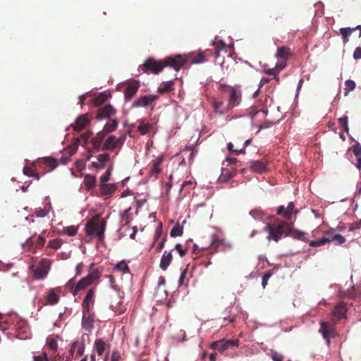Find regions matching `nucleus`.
Returning <instances> with one entry per match:
<instances>
[{
    "instance_id": "09e8293b",
    "label": "nucleus",
    "mask_w": 361,
    "mask_h": 361,
    "mask_svg": "<svg viewBox=\"0 0 361 361\" xmlns=\"http://www.w3.org/2000/svg\"><path fill=\"white\" fill-rule=\"evenodd\" d=\"M114 269L123 273H128L130 271L128 264L124 261H121L116 264Z\"/></svg>"
},
{
    "instance_id": "052dcab7",
    "label": "nucleus",
    "mask_w": 361,
    "mask_h": 361,
    "mask_svg": "<svg viewBox=\"0 0 361 361\" xmlns=\"http://www.w3.org/2000/svg\"><path fill=\"white\" fill-rule=\"evenodd\" d=\"M111 170L108 169L100 178L101 184L106 183L110 178Z\"/></svg>"
},
{
    "instance_id": "ddd939ff",
    "label": "nucleus",
    "mask_w": 361,
    "mask_h": 361,
    "mask_svg": "<svg viewBox=\"0 0 361 361\" xmlns=\"http://www.w3.org/2000/svg\"><path fill=\"white\" fill-rule=\"evenodd\" d=\"M348 312V308L346 307V304L344 302H340L338 303L334 310L332 311V317L333 322L336 324L338 321L341 319L346 318V313Z\"/></svg>"
},
{
    "instance_id": "bb28decb",
    "label": "nucleus",
    "mask_w": 361,
    "mask_h": 361,
    "mask_svg": "<svg viewBox=\"0 0 361 361\" xmlns=\"http://www.w3.org/2000/svg\"><path fill=\"white\" fill-rule=\"evenodd\" d=\"M116 189L114 184L104 183L100 185V192L102 195H109L113 193Z\"/></svg>"
},
{
    "instance_id": "dca6fc26",
    "label": "nucleus",
    "mask_w": 361,
    "mask_h": 361,
    "mask_svg": "<svg viewBox=\"0 0 361 361\" xmlns=\"http://www.w3.org/2000/svg\"><path fill=\"white\" fill-rule=\"evenodd\" d=\"M212 106L214 111L219 115H224L231 111V109L228 106L227 104H225L223 101L218 99H213Z\"/></svg>"
},
{
    "instance_id": "393cba45",
    "label": "nucleus",
    "mask_w": 361,
    "mask_h": 361,
    "mask_svg": "<svg viewBox=\"0 0 361 361\" xmlns=\"http://www.w3.org/2000/svg\"><path fill=\"white\" fill-rule=\"evenodd\" d=\"M118 126V121L116 119L111 120L108 122L103 128V132L100 131L96 135H103L104 133H110L114 132Z\"/></svg>"
},
{
    "instance_id": "603ef678",
    "label": "nucleus",
    "mask_w": 361,
    "mask_h": 361,
    "mask_svg": "<svg viewBox=\"0 0 361 361\" xmlns=\"http://www.w3.org/2000/svg\"><path fill=\"white\" fill-rule=\"evenodd\" d=\"M250 214L255 219L257 220H262L264 217V213L257 209H252L250 212Z\"/></svg>"
},
{
    "instance_id": "f8f14e48",
    "label": "nucleus",
    "mask_w": 361,
    "mask_h": 361,
    "mask_svg": "<svg viewBox=\"0 0 361 361\" xmlns=\"http://www.w3.org/2000/svg\"><path fill=\"white\" fill-rule=\"evenodd\" d=\"M228 97V106L231 110L235 106H238L241 102V92L239 89L235 87H229V92Z\"/></svg>"
},
{
    "instance_id": "423d86ee",
    "label": "nucleus",
    "mask_w": 361,
    "mask_h": 361,
    "mask_svg": "<svg viewBox=\"0 0 361 361\" xmlns=\"http://www.w3.org/2000/svg\"><path fill=\"white\" fill-rule=\"evenodd\" d=\"M100 277V274L97 270H93L87 276L81 279L75 287L73 290V295L75 296L79 291L85 289L88 286L91 285L94 281Z\"/></svg>"
},
{
    "instance_id": "13d9d810",
    "label": "nucleus",
    "mask_w": 361,
    "mask_h": 361,
    "mask_svg": "<svg viewBox=\"0 0 361 361\" xmlns=\"http://www.w3.org/2000/svg\"><path fill=\"white\" fill-rule=\"evenodd\" d=\"M162 233V224L160 223L155 231L154 243L161 237Z\"/></svg>"
},
{
    "instance_id": "20e7f679",
    "label": "nucleus",
    "mask_w": 361,
    "mask_h": 361,
    "mask_svg": "<svg viewBox=\"0 0 361 361\" xmlns=\"http://www.w3.org/2000/svg\"><path fill=\"white\" fill-rule=\"evenodd\" d=\"M50 266L51 261L47 258L42 259L39 263H32L29 268L33 279H44L49 273Z\"/></svg>"
},
{
    "instance_id": "e433bc0d",
    "label": "nucleus",
    "mask_w": 361,
    "mask_h": 361,
    "mask_svg": "<svg viewBox=\"0 0 361 361\" xmlns=\"http://www.w3.org/2000/svg\"><path fill=\"white\" fill-rule=\"evenodd\" d=\"M105 343L102 339H97L94 342V348L98 355H102L105 350Z\"/></svg>"
},
{
    "instance_id": "9d476101",
    "label": "nucleus",
    "mask_w": 361,
    "mask_h": 361,
    "mask_svg": "<svg viewBox=\"0 0 361 361\" xmlns=\"http://www.w3.org/2000/svg\"><path fill=\"white\" fill-rule=\"evenodd\" d=\"M178 56H181L185 59V62L183 63V67L187 63H190L192 64L202 63H204L207 61L206 54L204 51H198L197 53H191L188 55H180Z\"/></svg>"
},
{
    "instance_id": "338daca9",
    "label": "nucleus",
    "mask_w": 361,
    "mask_h": 361,
    "mask_svg": "<svg viewBox=\"0 0 361 361\" xmlns=\"http://www.w3.org/2000/svg\"><path fill=\"white\" fill-rule=\"evenodd\" d=\"M271 274L269 271L265 273L264 275L263 276L262 281V285L264 288L266 287V286L267 284V281H268L269 279L271 277Z\"/></svg>"
},
{
    "instance_id": "6e6d98bb",
    "label": "nucleus",
    "mask_w": 361,
    "mask_h": 361,
    "mask_svg": "<svg viewBox=\"0 0 361 361\" xmlns=\"http://www.w3.org/2000/svg\"><path fill=\"white\" fill-rule=\"evenodd\" d=\"M325 240L323 238L317 240H311L309 243L310 246L311 247H319L325 245Z\"/></svg>"
},
{
    "instance_id": "f3484780",
    "label": "nucleus",
    "mask_w": 361,
    "mask_h": 361,
    "mask_svg": "<svg viewBox=\"0 0 361 361\" xmlns=\"http://www.w3.org/2000/svg\"><path fill=\"white\" fill-rule=\"evenodd\" d=\"M115 113L116 110L113 108L111 105H105L104 106L101 107L98 110L96 118L98 120H102L104 118H110L111 116L114 115Z\"/></svg>"
},
{
    "instance_id": "864d4df0",
    "label": "nucleus",
    "mask_w": 361,
    "mask_h": 361,
    "mask_svg": "<svg viewBox=\"0 0 361 361\" xmlns=\"http://www.w3.org/2000/svg\"><path fill=\"white\" fill-rule=\"evenodd\" d=\"M64 231L68 236H74L78 232V227L75 226H68L65 228Z\"/></svg>"
},
{
    "instance_id": "79ce46f5",
    "label": "nucleus",
    "mask_w": 361,
    "mask_h": 361,
    "mask_svg": "<svg viewBox=\"0 0 361 361\" xmlns=\"http://www.w3.org/2000/svg\"><path fill=\"white\" fill-rule=\"evenodd\" d=\"M355 87H356V84H355V82L353 80H347L345 82V88H344V90H345L344 94H345V96H347L349 94V92H350L351 91L354 90Z\"/></svg>"
},
{
    "instance_id": "39448f33",
    "label": "nucleus",
    "mask_w": 361,
    "mask_h": 361,
    "mask_svg": "<svg viewBox=\"0 0 361 361\" xmlns=\"http://www.w3.org/2000/svg\"><path fill=\"white\" fill-rule=\"evenodd\" d=\"M82 138V140H80L79 137H73L71 144L68 146V147L64 149V154H68V157L63 155L60 159V163L62 164H66L70 161V157L73 156L77 151L78 145L83 142L84 145H86L88 138L90 137H80Z\"/></svg>"
},
{
    "instance_id": "e2e57ef3",
    "label": "nucleus",
    "mask_w": 361,
    "mask_h": 361,
    "mask_svg": "<svg viewBox=\"0 0 361 361\" xmlns=\"http://www.w3.org/2000/svg\"><path fill=\"white\" fill-rule=\"evenodd\" d=\"M187 274H188V269H184L180 276V278H179V280H178V283H179V286H183L185 284V279L186 278V276H187Z\"/></svg>"
},
{
    "instance_id": "f704fd0d",
    "label": "nucleus",
    "mask_w": 361,
    "mask_h": 361,
    "mask_svg": "<svg viewBox=\"0 0 361 361\" xmlns=\"http://www.w3.org/2000/svg\"><path fill=\"white\" fill-rule=\"evenodd\" d=\"M108 99V95L104 92H101L93 99V104L95 106H100L106 102Z\"/></svg>"
},
{
    "instance_id": "f03ea898",
    "label": "nucleus",
    "mask_w": 361,
    "mask_h": 361,
    "mask_svg": "<svg viewBox=\"0 0 361 361\" xmlns=\"http://www.w3.org/2000/svg\"><path fill=\"white\" fill-rule=\"evenodd\" d=\"M264 230L269 233L267 238L268 240L278 242L283 236L289 235L291 231V223L280 221L273 224H267Z\"/></svg>"
},
{
    "instance_id": "c85d7f7f",
    "label": "nucleus",
    "mask_w": 361,
    "mask_h": 361,
    "mask_svg": "<svg viewBox=\"0 0 361 361\" xmlns=\"http://www.w3.org/2000/svg\"><path fill=\"white\" fill-rule=\"evenodd\" d=\"M96 179L95 177L89 174L85 176L84 185L87 189L90 190L95 186Z\"/></svg>"
},
{
    "instance_id": "aec40b11",
    "label": "nucleus",
    "mask_w": 361,
    "mask_h": 361,
    "mask_svg": "<svg viewBox=\"0 0 361 361\" xmlns=\"http://www.w3.org/2000/svg\"><path fill=\"white\" fill-rule=\"evenodd\" d=\"M250 169L255 173H262L267 171V166L265 162L259 160L250 162Z\"/></svg>"
},
{
    "instance_id": "c756f323",
    "label": "nucleus",
    "mask_w": 361,
    "mask_h": 361,
    "mask_svg": "<svg viewBox=\"0 0 361 361\" xmlns=\"http://www.w3.org/2000/svg\"><path fill=\"white\" fill-rule=\"evenodd\" d=\"M47 299L48 300V303L50 305H55L59 300V295L55 292L54 289L49 290L48 295L47 296Z\"/></svg>"
},
{
    "instance_id": "a19ab883",
    "label": "nucleus",
    "mask_w": 361,
    "mask_h": 361,
    "mask_svg": "<svg viewBox=\"0 0 361 361\" xmlns=\"http://www.w3.org/2000/svg\"><path fill=\"white\" fill-rule=\"evenodd\" d=\"M23 173L29 177H34L37 180L39 179V175L36 173L34 169L31 166H25L23 168Z\"/></svg>"
},
{
    "instance_id": "1a4fd4ad",
    "label": "nucleus",
    "mask_w": 361,
    "mask_h": 361,
    "mask_svg": "<svg viewBox=\"0 0 361 361\" xmlns=\"http://www.w3.org/2000/svg\"><path fill=\"white\" fill-rule=\"evenodd\" d=\"M92 116L90 114H81L77 117L74 123L71 125L73 130L76 133H79L81 130L86 128L90 123Z\"/></svg>"
},
{
    "instance_id": "4be33fe9",
    "label": "nucleus",
    "mask_w": 361,
    "mask_h": 361,
    "mask_svg": "<svg viewBox=\"0 0 361 361\" xmlns=\"http://www.w3.org/2000/svg\"><path fill=\"white\" fill-rule=\"evenodd\" d=\"M292 55L293 53L291 52L289 47L282 46L277 49V51L275 54V57L287 61Z\"/></svg>"
},
{
    "instance_id": "a878e982",
    "label": "nucleus",
    "mask_w": 361,
    "mask_h": 361,
    "mask_svg": "<svg viewBox=\"0 0 361 361\" xmlns=\"http://www.w3.org/2000/svg\"><path fill=\"white\" fill-rule=\"evenodd\" d=\"M237 171L233 169L232 171H228L225 169H222V173L219 178V181L221 183H226L230 179L233 178L236 175Z\"/></svg>"
},
{
    "instance_id": "37998d69",
    "label": "nucleus",
    "mask_w": 361,
    "mask_h": 361,
    "mask_svg": "<svg viewBox=\"0 0 361 361\" xmlns=\"http://www.w3.org/2000/svg\"><path fill=\"white\" fill-rule=\"evenodd\" d=\"M224 244V242L221 239H219L218 238L214 237L212 239V241L210 244L209 249L213 251L217 250L221 246H222Z\"/></svg>"
},
{
    "instance_id": "c03bdc74",
    "label": "nucleus",
    "mask_w": 361,
    "mask_h": 361,
    "mask_svg": "<svg viewBox=\"0 0 361 361\" xmlns=\"http://www.w3.org/2000/svg\"><path fill=\"white\" fill-rule=\"evenodd\" d=\"M277 214L282 216L284 219L289 220L291 219V216L288 212L286 207L284 206H279L276 210Z\"/></svg>"
},
{
    "instance_id": "ea45409f",
    "label": "nucleus",
    "mask_w": 361,
    "mask_h": 361,
    "mask_svg": "<svg viewBox=\"0 0 361 361\" xmlns=\"http://www.w3.org/2000/svg\"><path fill=\"white\" fill-rule=\"evenodd\" d=\"M103 137H94L92 139L91 142L93 146L92 150H95V151L100 150V149L102 147V142H103Z\"/></svg>"
},
{
    "instance_id": "7ed1b4c3",
    "label": "nucleus",
    "mask_w": 361,
    "mask_h": 361,
    "mask_svg": "<svg viewBox=\"0 0 361 361\" xmlns=\"http://www.w3.org/2000/svg\"><path fill=\"white\" fill-rule=\"evenodd\" d=\"M106 221L99 216L92 217L85 225V232L89 236H97L99 242H102L104 238Z\"/></svg>"
},
{
    "instance_id": "9b49d317",
    "label": "nucleus",
    "mask_w": 361,
    "mask_h": 361,
    "mask_svg": "<svg viewBox=\"0 0 361 361\" xmlns=\"http://www.w3.org/2000/svg\"><path fill=\"white\" fill-rule=\"evenodd\" d=\"M94 289L90 288L88 290V292H87V295H85V297L82 301V313H83L82 322H84L85 317L89 314L90 311L92 310V308L94 305Z\"/></svg>"
},
{
    "instance_id": "7c9ffc66",
    "label": "nucleus",
    "mask_w": 361,
    "mask_h": 361,
    "mask_svg": "<svg viewBox=\"0 0 361 361\" xmlns=\"http://www.w3.org/2000/svg\"><path fill=\"white\" fill-rule=\"evenodd\" d=\"M339 125L341 128V130L339 133V135H343V133L345 132L348 133V117L344 116L338 119Z\"/></svg>"
},
{
    "instance_id": "6e6552de",
    "label": "nucleus",
    "mask_w": 361,
    "mask_h": 361,
    "mask_svg": "<svg viewBox=\"0 0 361 361\" xmlns=\"http://www.w3.org/2000/svg\"><path fill=\"white\" fill-rule=\"evenodd\" d=\"M319 331L326 340L328 346H330L331 345L330 338H335L337 336V332L334 326L325 322H322L320 323Z\"/></svg>"
},
{
    "instance_id": "2f4dec72",
    "label": "nucleus",
    "mask_w": 361,
    "mask_h": 361,
    "mask_svg": "<svg viewBox=\"0 0 361 361\" xmlns=\"http://www.w3.org/2000/svg\"><path fill=\"white\" fill-rule=\"evenodd\" d=\"M172 90H173V82L172 81H168L161 85L158 88V92L163 94L171 92Z\"/></svg>"
},
{
    "instance_id": "c9c22d12",
    "label": "nucleus",
    "mask_w": 361,
    "mask_h": 361,
    "mask_svg": "<svg viewBox=\"0 0 361 361\" xmlns=\"http://www.w3.org/2000/svg\"><path fill=\"white\" fill-rule=\"evenodd\" d=\"M336 230L334 228H330L328 231H324L323 238L325 240V243H329L334 240V235L336 234Z\"/></svg>"
},
{
    "instance_id": "cd10ccee",
    "label": "nucleus",
    "mask_w": 361,
    "mask_h": 361,
    "mask_svg": "<svg viewBox=\"0 0 361 361\" xmlns=\"http://www.w3.org/2000/svg\"><path fill=\"white\" fill-rule=\"evenodd\" d=\"M355 30V28L351 27H342L339 30L340 34L342 35V39L343 44H346L349 41V37L351 35L353 32Z\"/></svg>"
},
{
    "instance_id": "49530a36",
    "label": "nucleus",
    "mask_w": 361,
    "mask_h": 361,
    "mask_svg": "<svg viewBox=\"0 0 361 361\" xmlns=\"http://www.w3.org/2000/svg\"><path fill=\"white\" fill-rule=\"evenodd\" d=\"M62 245V240L60 238H54L49 240L48 243V247L51 248L53 250H57L61 247Z\"/></svg>"
},
{
    "instance_id": "69168bd1",
    "label": "nucleus",
    "mask_w": 361,
    "mask_h": 361,
    "mask_svg": "<svg viewBox=\"0 0 361 361\" xmlns=\"http://www.w3.org/2000/svg\"><path fill=\"white\" fill-rule=\"evenodd\" d=\"M35 214L37 217H44L48 214V211L44 209H38L35 211Z\"/></svg>"
},
{
    "instance_id": "4c0bfd02",
    "label": "nucleus",
    "mask_w": 361,
    "mask_h": 361,
    "mask_svg": "<svg viewBox=\"0 0 361 361\" xmlns=\"http://www.w3.org/2000/svg\"><path fill=\"white\" fill-rule=\"evenodd\" d=\"M44 163L47 166H49L51 169V170L56 169L59 166L58 161L56 159L51 157L44 158Z\"/></svg>"
},
{
    "instance_id": "58836bf2",
    "label": "nucleus",
    "mask_w": 361,
    "mask_h": 361,
    "mask_svg": "<svg viewBox=\"0 0 361 361\" xmlns=\"http://www.w3.org/2000/svg\"><path fill=\"white\" fill-rule=\"evenodd\" d=\"M123 302L121 300H119L118 302H116L115 304L111 302V307L112 310L118 313V314H123L126 312V308L122 305Z\"/></svg>"
},
{
    "instance_id": "680f3d73",
    "label": "nucleus",
    "mask_w": 361,
    "mask_h": 361,
    "mask_svg": "<svg viewBox=\"0 0 361 361\" xmlns=\"http://www.w3.org/2000/svg\"><path fill=\"white\" fill-rule=\"evenodd\" d=\"M109 159V155L108 154H101L97 157V160L100 163L106 164Z\"/></svg>"
},
{
    "instance_id": "f257e3e1",
    "label": "nucleus",
    "mask_w": 361,
    "mask_h": 361,
    "mask_svg": "<svg viewBox=\"0 0 361 361\" xmlns=\"http://www.w3.org/2000/svg\"><path fill=\"white\" fill-rule=\"evenodd\" d=\"M184 62L185 59L179 56H169L163 60H156L154 58L151 57L147 59L141 65L140 68L145 73L158 74L166 66H169L176 71H178L183 67Z\"/></svg>"
},
{
    "instance_id": "0eeeda50",
    "label": "nucleus",
    "mask_w": 361,
    "mask_h": 361,
    "mask_svg": "<svg viewBox=\"0 0 361 361\" xmlns=\"http://www.w3.org/2000/svg\"><path fill=\"white\" fill-rule=\"evenodd\" d=\"M85 351V341L82 338L74 341L70 347L69 355L66 357V361H71L73 358L78 357L83 355Z\"/></svg>"
},
{
    "instance_id": "a211bd4d",
    "label": "nucleus",
    "mask_w": 361,
    "mask_h": 361,
    "mask_svg": "<svg viewBox=\"0 0 361 361\" xmlns=\"http://www.w3.org/2000/svg\"><path fill=\"white\" fill-rule=\"evenodd\" d=\"M116 137H108L102 145V150H112L116 147H119L123 142V140L118 138L116 140Z\"/></svg>"
},
{
    "instance_id": "4468645a",
    "label": "nucleus",
    "mask_w": 361,
    "mask_h": 361,
    "mask_svg": "<svg viewBox=\"0 0 361 361\" xmlns=\"http://www.w3.org/2000/svg\"><path fill=\"white\" fill-rule=\"evenodd\" d=\"M140 87V82L138 80H132L126 84V89L124 90V97L126 101L130 100L134 95L137 93Z\"/></svg>"
},
{
    "instance_id": "3c124183",
    "label": "nucleus",
    "mask_w": 361,
    "mask_h": 361,
    "mask_svg": "<svg viewBox=\"0 0 361 361\" xmlns=\"http://www.w3.org/2000/svg\"><path fill=\"white\" fill-rule=\"evenodd\" d=\"M269 355L271 357L273 361H283V356L281 353L276 352L274 350H272V349L270 350Z\"/></svg>"
},
{
    "instance_id": "6ab92c4d",
    "label": "nucleus",
    "mask_w": 361,
    "mask_h": 361,
    "mask_svg": "<svg viewBox=\"0 0 361 361\" xmlns=\"http://www.w3.org/2000/svg\"><path fill=\"white\" fill-rule=\"evenodd\" d=\"M157 99L156 96L153 95H145L140 97L139 99L135 100L133 104V106L140 107V106H147L151 103H152Z\"/></svg>"
},
{
    "instance_id": "5fc2aeb1",
    "label": "nucleus",
    "mask_w": 361,
    "mask_h": 361,
    "mask_svg": "<svg viewBox=\"0 0 361 361\" xmlns=\"http://www.w3.org/2000/svg\"><path fill=\"white\" fill-rule=\"evenodd\" d=\"M350 150L353 152L355 156L357 157H361V145L359 143H356L355 145H353Z\"/></svg>"
},
{
    "instance_id": "412c9836",
    "label": "nucleus",
    "mask_w": 361,
    "mask_h": 361,
    "mask_svg": "<svg viewBox=\"0 0 361 361\" xmlns=\"http://www.w3.org/2000/svg\"><path fill=\"white\" fill-rule=\"evenodd\" d=\"M45 241V238L42 235H33L27 240L26 245L29 247L35 245L36 247H41L44 246Z\"/></svg>"
},
{
    "instance_id": "774afa93",
    "label": "nucleus",
    "mask_w": 361,
    "mask_h": 361,
    "mask_svg": "<svg viewBox=\"0 0 361 361\" xmlns=\"http://www.w3.org/2000/svg\"><path fill=\"white\" fill-rule=\"evenodd\" d=\"M360 228H361V219L352 224L349 228V231H353L354 230L359 229Z\"/></svg>"
},
{
    "instance_id": "8fccbe9b",
    "label": "nucleus",
    "mask_w": 361,
    "mask_h": 361,
    "mask_svg": "<svg viewBox=\"0 0 361 361\" xmlns=\"http://www.w3.org/2000/svg\"><path fill=\"white\" fill-rule=\"evenodd\" d=\"M183 227L179 225H177L171 229V231L170 232V235L171 237H178V236H181L183 235Z\"/></svg>"
},
{
    "instance_id": "5701e85b",
    "label": "nucleus",
    "mask_w": 361,
    "mask_h": 361,
    "mask_svg": "<svg viewBox=\"0 0 361 361\" xmlns=\"http://www.w3.org/2000/svg\"><path fill=\"white\" fill-rule=\"evenodd\" d=\"M173 259L172 250L167 252L165 251L161 258L159 267L162 270H166L170 265Z\"/></svg>"
},
{
    "instance_id": "0e129e2a",
    "label": "nucleus",
    "mask_w": 361,
    "mask_h": 361,
    "mask_svg": "<svg viewBox=\"0 0 361 361\" xmlns=\"http://www.w3.org/2000/svg\"><path fill=\"white\" fill-rule=\"evenodd\" d=\"M35 361H48V355L46 352H43L42 355L35 356Z\"/></svg>"
},
{
    "instance_id": "72a5a7b5",
    "label": "nucleus",
    "mask_w": 361,
    "mask_h": 361,
    "mask_svg": "<svg viewBox=\"0 0 361 361\" xmlns=\"http://www.w3.org/2000/svg\"><path fill=\"white\" fill-rule=\"evenodd\" d=\"M289 235L295 239L300 240L302 241H307V239L305 237V233L300 231L298 230H294L293 228V224L291 223V231H290Z\"/></svg>"
},
{
    "instance_id": "a18cd8bd",
    "label": "nucleus",
    "mask_w": 361,
    "mask_h": 361,
    "mask_svg": "<svg viewBox=\"0 0 361 361\" xmlns=\"http://www.w3.org/2000/svg\"><path fill=\"white\" fill-rule=\"evenodd\" d=\"M161 161H157L154 163L151 170L149 171V176L150 177L157 176L160 173L161 169L159 168Z\"/></svg>"
},
{
    "instance_id": "473e14b6",
    "label": "nucleus",
    "mask_w": 361,
    "mask_h": 361,
    "mask_svg": "<svg viewBox=\"0 0 361 361\" xmlns=\"http://www.w3.org/2000/svg\"><path fill=\"white\" fill-rule=\"evenodd\" d=\"M137 128L138 132L140 133L141 135H144L152 132L150 129L152 128V126L142 121L140 123V125L137 127Z\"/></svg>"
},
{
    "instance_id": "de8ad7c7",
    "label": "nucleus",
    "mask_w": 361,
    "mask_h": 361,
    "mask_svg": "<svg viewBox=\"0 0 361 361\" xmlns=\"http://www.w3.org/2000/svg\"><path fill=\"white\" fill-rule=\"evenodd\" d=\"M212 347L214 349L218 350L220 352H224L226 350L229 346L228 345H226V341H219L213 343Z\"/></svg>"
},
{
    "instance_id": "4d7b16f0",
    "label": "nucleus",
    "mask_w": 361,
    "mask_h": 361,
    "mask_svg": "<svg viewBox=\"0 0 361 361\" xmlns=\"http://www.w3.org/2000/svg\"><path fill=\"white\" fill-rule=\"evenodd\" d=\"M214 45L215 49H216L215 51V57L217 58L219 56V51L225 48V44L222 41H220Z\"/></svg>"
},
{
    "instance_id": "b1692460",
    "label": "nucleus",
    "mask_w": 361,
    "mask_h": 361,
    "mask_svg": "<svg viewBox=\"0 0 361 361\" xmlns=\"http://www.w3.org/2000/svg\"><path fill=\"white\" fill-rule=\"evenodd\" d=\"M59 336L51 335L47 338L46 345L47 348L53 352V355L57 352Z\"/></svg>"
},
{
    "instance_id": "2eb2a0df",
    "label": "nucleus",
    "mask_w": 361,
    "mask_h": 361,
    "mask_svg": "<svg viewBox=\"0 0 361 361\" xmlns=\"http://www.w3.org/2000/svg\"><path fill=\"white\" fill-rule=\"evenodd\" d=\"M250 140H241L240 142L235 140V144L229 142L227 145L228 150L230 152L235 153V154L244 153L245 147L250 144Z\"/></svg>"
},
{
    "instance_id": "bf43d9fd",
    "label": "nucleus",
    "mask_w": 361,
    "mask_h": 361,
    "mask_svg": "<svg viewBox=\"0 0 361 361\" xmlns=\"http://www.w3.org/2000/svg\"><path fill=\"white\" fill-rule=\"evenodd\" d=\"M345 238L340 235V234H338V233H336L334 235V242L336 245H341L343 243H344L345 242Z\"/></svg>"
}]
</instances>
